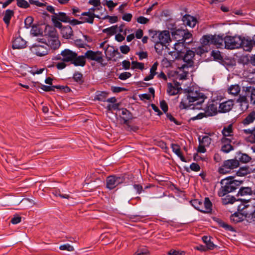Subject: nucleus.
Segmentation results:
<instances>
[{"label":"nucleus","mask_w":255,"mask_h":255,"mask_svg":"<svg viewBox=\"0 0 255 255\" xmlns=\"http://www.w3.org/2000/svg\"><path fill=\"white\" fill-rule=\"evenodd\" d=\"M250 173V169L249 166H245L240 167L236 174L239 176H244Z\"/></svg>","instance_id":"72a5a7b5"},{"label":"nucleus","mask_w":255,"mask_h":255,"mask_svg":"<svg viewBox=\"0 0 255 255\" xmlns=\"http://www.w3.org/2000/svg\"><path fill=\"white\" fill-rule=\"evenodd\" d=\"M178 88H176L172 83H167V92L170 96H174L178 93Z\"/></svg>","instance_id":"c756f323"},{"label":"nucleus","mask_w":255,"mask_h":255,"mask_svg":"<svg viewBox=\"0 0 255 255\" xmlns=\"http://www.w3.org/2000/svg\"><path fill=\"white\" fill-rule=\"evenodd\" d=\"M218 104L217 102H213L209 103L205 109L206 116H213L216 115L218 112Z\"/></svg>","instance_id":"ddd939ff"},{"label":"nucleus","mask_w":255,"mask_h":255,"mask_svg":"<svg viewBox=\"0 0 255 255\" xmlns=\"http://www.w3.org/2000/svg\"><path fill=\"white\" fill-rule=\"evenodd\" d=\"M96 7L94 6L93 7H92L89 9L88 11L83 12L81 15H86L87 14H92L93 15H99L95 13V12H97Z\"/></svg>","instance_id":"864d4df0"},{"label":"nucleus","mask_w":255,"mask_h":255,"mask_svg":"<svg viewBox=\"0 0 255 255\" xmlns=\"http://www.w3.org/2000/svg\"><path fill=\"white\" fill-rule=\"evenodd\" d=\"M104 19H108L110 23H115L118 21V17L116 16L106 15L103 18Z\"/></svg>","instance_id":"5fc2aeb1"},{"label":"nucleus","mask_w":255,"mask_h":255,"mask_svg":"<svg viewBox=\"0 0 255 255\" xmlns=\"http://www.w3.org/2000/svg\"><path fill=\"white\" fill-rule=\"evenodd\" d=\"M225 37L223 38L219 35H213V44L218 48H222L223 47L225 48Z\"/></svg>","instance_id":"aec40b11"},{"label":"nucleus","mask_w":255,"mask_h":255,"mask_svg":"<svg viewBox=\"0 0 255 255\" xmlns=\"http://www.w3.org/2000/svg\"><path fill=\"white\" fill-rule=\"evenodd\" d=\"M118 111L121 112L119 114L123 116L122 119L124 120V123L128 125V121L132 119L131 113L125 108L119 109Z\"/></svg>","instance_id":"6ab92c4d"},{"label":"nucleus","mask_w":255,"mask_h":255,"mask_svg":"<svg viewBox=\"0 0 255 255\" xmlns=\"http://www.w3.org/2000/svg\"><path fill=\"white\" fill-rule=\"evenodd\" d=\"M31 51L38 56L42 57L48 54L50 48L45 42L43 45L35 44L31 48Z\"/></svg>","instance_id":"6e6552de"},{"label":"nucleus","mask_w":255,"mask_h":255,"mask_svg":"<svg viewBox=\"0 0 255 255\" xmlns=\"http://www.w3.org/2000/svg\"><path fill=\"white\" fill-rule=\"evenodd\" d=\"M82 78L83 75L79 72H76L73 75L74 80L79 83H82L83 82Z\"/></svg>","instance_id":"49530a36"},{"label":"nucleus","mask_w":255,"mask_h":255,"mask_svg":"<svg viewBox=\"0 0 255 255\" xmlns=\"http://www.w3.org/2000/svg\"><path fill=\"white\" fill-rule=\"evenodd\" d=\"M125 181V178L123 176H117L112 175L107 178V187L110 189H113L116 186L123 183Z\"/></svg>","instance_id":"0eeeda50"},{"label":"nucleus","mask_w":255,"mask_h":255,"mask_svg":"<svg viewBox=\"0 0 255 255\" xmlns=\"http://www.w3.org/2000/svg\"><path fill=\"white\" fill-rule=\"evenodd\" d=\"M232 132V126L231 125H229L227 128H224L222 131L224 136L229 137L231 136Z\"/></svg>","instance_id":"ea45409f"},{"label":"nucleus","mask_w":255,"mask_h":255,"mask_svg":"<svg viewBox=\"0 0 255 255\" xmlns=\"http://www.w3.org/2000/svg\"><path fill=\"white\" fill-rule=\"evenodd\" d=\"M31 34L34 36H37L41 34L39 28L36 26H32L30 31Z\"/></svg>","instance_id":"3c124183"},{"label":"nucleus","mask_w":255,"mask_h":255,"mask_svg":"<svg viewBox=\"0 0 255 255\" xmlns=\"http://www.w3.org/2000/svg\"><path fill=\"white\" fill-rule=\"evenodd\" d=\"M253 193L252 189L250 187H241L238 193V196H245L252 195Z\"/></svg>","instance_id":"bb28decb"},{"label":"nucleus","mask_w":255,"mask_h":255,"mask_svg":"<svg viewBox=\"0 0 255 255\" xmlns=\"http://www.w3.org/2000/svg\"><path fill=\"white\" fill-rule=\"evenodd\" d=\"M221 149L223 152L228 153L233 149V147L231 144H226L222 145Z\"/></svg>","instance_id":"09e8293b"},{"label":"nucleus","mask_w":255,"mask_h":255,"mask_svg":"<svg viewBox=\"0 0 255 255\" xmlns=\"http://www.w3.org/2000/svg\"><path fill=\"white\" fill-rule=\"evenodd\" d=\"M137 21L141 24H146L149 21V19L144 16H140L137 18Z\"/></svg>","instance_id":"e2e57ef3"},{"label":"nucleus","mask_w":255,"mask_h":255,"mask_svg":"<svg viewBox=\"0 0 255 255\" xmlns=\"http://www.w3.org/2000/svg\"><path fill=\"white\" fill-rule=\"evenodd\" d=\"M184 24L190 27H194L197 23V19L190 15L185 14L182 18Z\"/></svg>","instance_id":"dca6fc26"},{"label":"nucleus","mask_w":255,"mask_h":255,"mask_svg":"<svg viewBox=\"0 0 255 255\" xmlns=\"http://www.w3.org/2000/svg\"><path fill=\"white\" fill-rule=\"evenodd\" d=\"M82 16H87V17H80V19H83L84 22H88L91 24L93 23L94 17L100 18L99 15H93L92 14H87L86 15H82Z\"/></svg>","instance_id":"e433bc0d"},{"label":"nucleus","mask_w":255,"mask_h":255,"mask_svg":"<svg viewBox=\"0 0 255 255\" xmlns=\"http://www.w3.org/2000/svg\"><path fill=\"white\" fill-rule=\"evenodd\" d=\"M59 249L62 251H67L68 252H72L74 250V247L68 244L60 246L59 247Z\"/></svg>","instance_id":"a18cd8bd"},{"label":"nucleus","mask_w":255,"mask_h":255,"mask_svg":"<svg viewBox=\"0 0 255 255\" xmlns=\"http://www.w3.org/2000/svg\"><path fill=\"white\" fill-rule=\"evenodd\" d=\"M236 201V199L234 197H227V198L224 199V204L233 203Z\"/></svg>","instance_id":"338daca9"},{"label":"nucleus","mask_w":255,"mask_h":255,"mask_svg":"<svg viewBox=\"0 0 255 255\" xmlns=\"http://www.w3.org/2000/svg\"><path fill=\"white\" fill-rule=\"evenodd\" d=\"M184 48V43L182 41L177 42L174 44V49L178 53L181 52Z\"/></svg>","instance_id":"c03bdc74"},{"label":"nucleus","mask_w":255,"mask_h":255,"mask_svg":"<svg viewBox=\"0 0 255 255\" xmlns=\"http://www.w3.org/2000/svg\"><path fill=\"white\" fill-rule=\"evenodd\" d=\"M247 97L250 98L251 103L255 105V87L251 84L243 86L242 94L239 95L237 101L240 103L246 102Z\"/></svg>","instance_id":"20e7f679"},{"label":"nucleus","mask_w":255,"mask_h":255,"mask_svg":"<svg viewBox=\"0 0 255 255\" xmlns=\"http://www.w3.org/2000/svg\"><path fill=\"white\" fill-rule=\"evenodd\" d=\"M255 120V110L250 113L243 120V123L244 125H249Z\"/></svg>","instance_id":"2f4dec72"},{"label":"nucleus","mask_w":255,"mask_h":255,"mask_svg":"<svg viewBox=\"0 0 255 255\" xmlns=\"http://www.w3.org/2000/svg\"><path fill=\"white\" fill-rule=\"evenodd\" d=\"M45 41H47V43H46L47 45H48L49 48L50 47L51 49L53 50L57 49L59 48L60 46V41L59 40L58 36H56V38H52L50 39H48V40L45 39Z\"/></svg>","instance_id":"f3484780"},{"label":"nucleus","mask_w":255,"mask_h":255,"mask_svg":"<svg viewBox=\"0 0 255 255\" xmlns=\"http://www.w3.org/2000/svg\"><path fill=\"white\" fill-rule=\"evenodd\" d=\"M17 5L21 8H27L29 7V3L25 0H16Z\"/></svg>","instance_id":"a19ab883"},{"label":"nucleus","mask_w":255,"mask_h":255,"mask_svg":"<svg viewBox=\"0 0 255 255\" xmlns=\"http://www.w3.org/2000/svg\"><path fill=\"white\" fill-rule=\"evenodd\" d=\"M184 35H185V29H178L172 32V36L177 42L182 41Z\"/></svg>","instance_id":"393cba45"},{"label":"nucleus","mask_w":255,"mask_h":255,"mask_svg":"<svg viewBox=\"0 0 255 255\" xmlns=\"http://www.w3.org/2000/svg\"><path fill=\"white\" fill-rule=\"evenodd\" d=\"M21 218L20 216L15 215L11 220V223L13 224H16L21 222Z\"/></svg>","instance_id":"6e6d98bb"},{"label":"nucleus","mask_w":255,"mask_h":255,"mask_svg":"<svg viewBox=\"0 0 255 255\" xmlns=\"http://www.w3.org/2000/svg\"><path fill=\"white\" fill-rule=\"evenodd\" d=\"M105 54L108 60H111L115 57L117 58H122L123 56L120 54L118 49H115L113 46L108 45L105 49Z\"/></svg>","instance_id":"9d476101"},{"label":"nucleus","mask_w":255,"mask_h":255,"mask_svg":"<svg viewBox=\"0 0 255 255\" xmlns=\"http://www.w3.org/2000/svg\"><path fill=\"white\" fill-rule=\"evenodd\" d=\"M32 22H33V18L31 16L27 17L25 19V21H24L25 27L27 28H28L29 27H30L31 26V24H32Z\"/></svg>","instance_id":"bf43d9fd"},{"label":"nucleus","mask_w":255,"mask_h":255,"mask_svg":"<svg viewBox=\"0 0 255 255\" xmlns=\"http://www.w3.org/2000/svg\"><path fill=\"white\" fill-rule=\"evenodd\" d=\"M228 92L230 95L237 96L241 92V87L238 84L232 85L228 88Z\"/></svg>","instance_id":"b1692460"},{"label":"nucleus","mask_w":255,"mask_h":255,"mask_svg":"<svg viewBox=\"0 0 255 255\" xmlns=\"http://www.w3.org/2000/svg\"><path fill=\"white\" fill-rule=\"evenodd\" d=\"M134 255H149L147 250L145 249L138 250Z\"/></svg>","instance_id":"69168bd1"},{"label":"nucleus","mask_w":255,"mask_h":255,"mask_svg":"<svg viewBox=\"0 0 255 255\" xmlns=\"http://www.w3.org/2000/svg\"><path fill=\"white\" fill-rule=\"evenodd\" d=\"M86 57L85 56V54L83 56H76V57L73 59L72 61V63H73L76 66H84L86 63L85 58Z\"/></svg>","instance_id":"5701e85b"},{"label":"nucleus","mask_w":255,"mask_h":255,"mask_svg":"<svg viewBox=\"0 0 255 255\" xmlns=\"http://www.w3.org/2000/svg\"><path fill=\"white\" fill-rule=\"evenodd\" d=\"M107 96V94L106 93L101 92V93L96 95L95 99L98 101L105 102V101H106V98Z\"/></svg>","instance_id":"8fccbe9b"},{"label":"nucleus","mask_w":255,"mask_h":255,"mask_svg":"<svg viewBox=\"0 0 255 255\" xmlns=\"http://www.w3.org/2000/svg\"><path fill=\"white\" fill-rule=\"evenodd\" d=\"M240 163L237 159H229L224 161L223 165L219 167L218 171L221 174L229 173L231 170L239 166Z\"/></svg>","instance_id":"423d86ee"},{"label":"nucleus","mask_w":255,"mask_h":255,"mask_svg":"<svg viewBox=\"0 0 255 255\" xmlns=\"http://www.w3.org/2000/svg\"><path fill=\"white\" fill-rule=\"evenodd\" d=\"M171 148L172 151L180 158L182 161L186 162L185 158L181 152L180 146L178 144H172Z\"/></svg>","instance_id":"a878e982"},{"label":"nucleus","mask_w":255,"mask_h":255,"mask_svg":"<svg viewBox=\"0 0 255 255\" xmlns=\"http://www.w3.org/2000/svg\"><path fill=\"white\" fill-rule=\"evenodd\" d=\"M14 15V11L12 10L7 9L5 10L3 18V20L7 25H8L10 22V20L12 16Z\"/></svg>","instance_id":"c85d7f7f"},{"label":"nucleus","mask_w":255,"mask_h":255,"mask_svg":"<svg viewBox=\"0 0 255 255\" xmlns=\"http://www.w3.org/2000/svg\"><path fill=\"white\" fill-rule=\"evenodd\" d=\"M62 56L61 60L63 62H72L77 55V54L69 49H66L62 51L61 53Z\"/></svg>","instance_id":"f8f14e48"},{"label":"nucleus","mask_w":255,"mask_h":255,"mask_svg":"<svg viewBox=\"0 0 255 255\" xmlns=\"http://www.w3.org/2000/svg\"><path fill=\"white\" fill-rule=\"evenodd\" d=\"M212 204L209 198H205L204 201V207L203 209L204 211H202V212L204 213H208L210 212L212 210Z\"/></svg>","instance_id":"473e14b6"},{"label":"nucleus","mask_w":255,"mask_h":255,"mask_svg":"<svg viewBox=\"0 0 255 255\" xmlns=\"http://www.w3.org/2000/svg\"><path fill=\"white\" fill-rule=\"evenodd\" d=\"M168 255H184L185 253L184 252H180L179 251H175L171 250L168 252Z\"/></svg>","instance_id":"680f3d73"},{"label":"nucleus","mask_w":255,"mask_h":255,"mask_svg":"<svg viewBox=\"0 0 255 255\" xmlns=\"http://www.w3.org/2000/svg\"><path fill=\"white\" fill-rule=\"evenodd\" d=\"M242 183L243 181L235 180L232 176L222 179L221 181L222 186L218 192L219 196L223 197L234 191Z\"/></svg>","instance_id":"f03ea898"},{"label":"nucleus","mask_w":255,"mask_h":255,"mask_svg":"<svg viewBox=\"0 0 255 255\" xmlns=\"http://www.w3.org/2000/svg\"><path fill=\"white\" fill-rule=\"evenodd\" d=\"M234 105L233 101L232 100H228L219 104V112L220 113H227L229 112L233 108Z\"/></svg>","instance_id":"2eb2a0df"},{"label":"nucleus","mask_w":255,"mask_h":255,"mask_svg":"<svg viewBox=\"0 0 255 255\" xmlns=\"http://www.w3.org/2000/svg\"><path fill=\"white\" fill-rule=\"evenodd\" d=\"M117 29H118V26L114 25L110 27L103 29V32L104 33L108 34V35H114L115 33H116Z\"/></svg>","instance_id":"58836bf2"},{"label":"nucleus","mask_w":255,"mask_h":255,"mask_svg":"<svg viewBox=\"0 0 255 255\" xmlns=\"http://www.w3.org/2000/svg\"><path fill=\"white\" fill-rule=\"evenodd\" d=\"M213 35H204L200 40L203 46L213 44Z\"/></svg>","instance_id":"cd10ccee"},{"label":"nucleus","mask_w":255,"mask_h":255,"mask_svg":"<svg viewBox=\"0 0 255 255\" xmlns=\"http://www.w3.org/2000/svg\"><path fill=\"white\" fill-rule=\"evenodd\" d=\"M202 240L208 250H213L216 247L214 244L211 241L210 237L204 236L202 237Z\"/></svg>","instance_id":"7c9ffc66"},{"label":"nucleus","mask_w":255,"mask_h":255,"mask_svg":"<svg viewBox=\"0 0 255 255\" xmlns=\"http://www.w3.org/2000/svg\"><path fill=\"white\" fill-rule=\"evenodd\" d=\"M40 88L43 90L44 91L49 92V91H54L53 90V86H46L45 85H41Z\"/></svg>","instance_id":"774afa93"},{"label":"nucleus","mask_w":255,"mask_h":255,"mask_svg":"<svg viewBox=\"0 0 255 255\" xmlns=\"http://www.w3.org/2000/svg\"><path fill=\"white\" fill-rule=\"evenodd\" d=\"M149 32L152 34L151 40L155 43V49L157 53L159 52L158 51V47H161V48L163 49L164 46L171 41L168 31L164 30L159 33L156 31H151L150 30H149Z\"/></svg>","instance_id":"7ed1b4c3"},{"label":"nucleus","mask_w":255,"mask_h":255,"mask_svg":"<svg viewBox=\"0 0 255 255\" xmlns=\"http://www.w3.org/2000/svg\"><path fill=\"white\" fill-rule=\"evenodd\" d=\"M194 55V53L192 50L187 51L183 58L185 63L182 65L180 69L184 70L186 68L192 67L193 66L192 58Z\"/></svg>","instance_id":"9b49d317"},{"label":"nucleus","mask_w":255,"mask_h":255,"mask_svg":"<svg viewBox=\"0 0 255 255\" xmlns=\"http://www.w3.org/2000/svg\"><path fill=\"white\" fill-rule=\"evenodd\" d=\"M160 108L165 113L168 111V105L164 100H162L160 103Z\"/></svg>","instance_id":"052dcab7"},{"label":"nucleus","mask_w":255,"mask_h":255,"mask_svg":"<svg viewBox=\"0 0 255 255\" xmlns=\"http://www.w3.org/2000/svg\"><path fill=\"white\" fill-rule=\"evenodd\" d=\"M26 42L21 37H16L13 41V49H22L25 47Z\"/></svg>","instance_id":"a211bd4d"},{"label":"nucleus","mask_w":255,"mask_h":255,"mask_svg":"<svg viewBox=\"0 0 255 255\" xmlns=\"http://www.w3.org/2000/svg\"><path fill=\"white\" fill-rule=\"evenodd\" d=\"M51 19H52V21L53 22L55 27H58V28H59L61 29L63 27L62 23L59 21L60 20H59L55 16H52Z\"/></svg>","instance_id":"de8ad7c7"},{"label":"nucleus","mask_w":255,"mask_h":255,"mask_svg":"<svg viewBox=\"0 0 255 255\" xmlns=\"http://www.w3.org/2000/svg\"><path fill=\"white\" fill-rule=\"evenodd\" d=\"M211 139L208 136H204L203 137L201 140L199 139L200 143L201 144L207 146H209L211 143Z\"/></svg>","instance_id":"79ce46f5"},{"label":"nucleus","mask_w":255,"mask_h":255,"mask_svg":"<svg viewBox=\"0 0 255 255\" xmlns=\"http://www.w3.org/2000/svg\"><path fill=\"white\" fill-rule=\"evenodd\" d=\"M85 56L87 59L95 61L100 64H102L104 61L103 53L101 51H93L88 50L85 53Z\"/></svg>","instance_id":"1a4fd4ad"},{"label":"nucleus","mask_w":255,"mask_h":255,"mask_svg":"<svg viewBox=\"0 0 255 255\" xmlns=\"http://www.w3.org/2000/svg\"><path fill=\"white\" fill-rule=\"evenodd\" d=\"M121 52L124 54H128L130 51V48L128 45H122L120 47Z\"/></svg>","instance_id":"4d7b16f0"},{"label":"nucleus","mask_w":255,"mask_h":255,"mask_svg":"<svg viewBox=\"0 0 255 255\" xmlns=\"http://www.w3.org/2000/svg\"><path fill=\"white\" fill-rule=\"evenodd\" d=\"M136 54L138 55L139 59L142 60L143 59H145L147 57V53L145 51H141L139 52H136Z\"/></svg>","instance_id":"0e129e2a"},{"label":"nucleus","mask_w":255,"mask_h":255,"mask_svg":"<svg viewBox=\"0 0 255 255\" xmlns=\"http://www.w3.org/2000/svg\"><path fill=\"white\" fill-rule=\"evenodd\" d=\"M238 155L239 162L240 161L243 163H248L250 162L252 159L251 157L246 153H242L240 152L238 154Z\"/></svg>","instance_id":"f704fd0d"},{"label":"nucleus","mask_w":255,"mask_h":255,"mask_svg":"<svg viewBox=\"0 0 255 255\" xmlns=\"http://www.w3.org/2000/svg\"><path fill=\"white\" fill-rule=\"evenodd\" d=\"M254 46L252 43V40L245 39L244 37H242L241 47L244 50L250 51L252 50L253 47Z\"/></svg>","instance_id":"4be33fe9"},{"label":"nucleus","mask_w":255,"mask_h":255,"mask_svg":"<svg viewBox=\"0 0 255 255\" xmlns=\"http://www.w3.org/2000/svg\"><path fill=\"white\" fill-rule=\"evenodd\" d=\"M131 69H139L140 70H143L144 69V64L143 63H139L136 61H132L131 62Z\"/></svg>","instance_id":"37998d69"},{"label":"nucleus","mask_w":255,"mask_h":255,"mask_svg":"<svg viewBox=\"0 0 255 255\" xmlns=\"http://www.w3.org/2000/svg\"><path fill=\"white\" fill-rule=\"evenodd\" d=\"M131 74L129 72H125L122 73L119 76V78L122 80H125L129 78Z\"/></svg>","instance_id":"603ef678"},{"label":"nucleus","mask_w":255,"mask_h":255,"mask_svg":"<svg viewBox=\"0 0 255 255\" xmlns=\"http://www.w3.org/2000/svg\"><path fill=\"white\" fill-rule=\"evenodd\" d=\"M192 34L189 32L187 29H185V35H183V38H182L183 43H185L186 40L190 39L192 37Z\"/></svg>","instance_id":"13d9d810"},{"label":"nucleus","mask_w":255,"mask_h":255,"mask_svg":"<svg viewBox=\"0 0 255 255\" xmlns=\"http://www.w3.org/2000/svg\"><path fill=\"white\" fill-rule=\"evenodd\" d=\"M225 48L234 49L241 47L242 37L240 36H225Z\"/></svg>","instance_id":"39448f33"},{"label":"nucleus","mask_w":255,"mask_h":255,"mask_svg":"<svg viewBox=\"0 0 255 255\" xmlns=\"http://www.w3.org/2000/svg\"><path fill=\"white\" fill-rule=\"evenodd\" d=\"M61 34L65 39H69L73 35V30L70 26H63L61 29Z\"/></svg>","instance_id":"412c9836"},{"label":"nucleus","mask_w":255,"mask_h":255,"mask_svg":"<svg viewBox=\"0 0 255 255\" xmlns=\"http://www.w3.org/2000/svg\"><path fill=\"white\" fill-rule=\"evenodd\" d=\"M205 95L197 91L190 89L185 92V96L180 103L179 107L181 109H185L190 107L191 103L196 102L195 105H201L205 100Z\"/></svg>","instance_id":"f257e3e1"},{"label":"nucleus","mask_w":255,"mask_h":255,"mask_svg":"<svg viewBox=\"0 0 255 255\" xmlns=\"http://www.w3.org/2000/svg\"><path fill=\"white\" fill-rule=\"evenodd\" d=\"M43 35L46 37V40L52 38H56L58 36L56 29L50 25H47L45 26Z\"/></svg>","instance_id":"4468645a"},{"label":"nucleus","mask_w":255,"mask_h":255,"mask_svg":"<svg viewBox=\"0 0 255 255\" xmlns=\"http://www.w3.org/2000/svg\"><path fill=\"white\" fill-rule=\"evenodd\" d=\"M191 203L195 209L200 211V212H202V211L204 210V209H203V207H202V202L201 201L198 199H195L192 200L191 201Z\"/></svg>","instance_id":"c9c22d12"},{"label":"nucleus","mask_w":255,"mask_h":255,"mask_svg":"<svg viewBox=\"0 0 255 255\" xmlns=\"http://www.w3.org/2000/svg\"><path fill=\"white\" fill-rule=\"evenodd\" d=\"M56 17L60 21L63 22H68L69 17L64 12H60L56 14Z\"/></svg>","instance_id":"4c0bfd02"}]
</instances>
